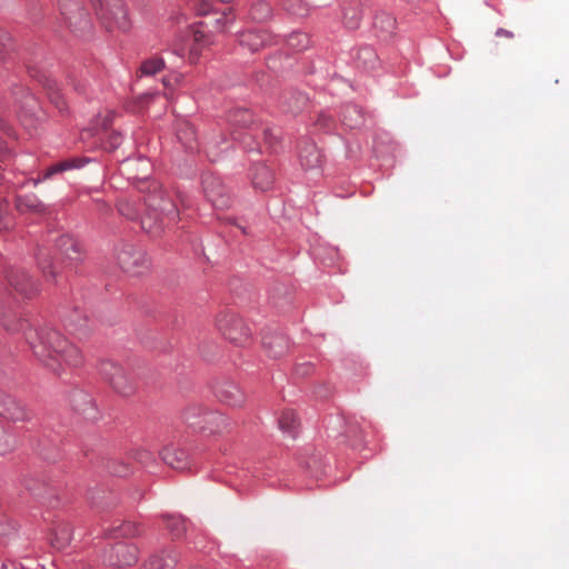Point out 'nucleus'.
Wrapping results in <instances>:
<instances>
[{
  "mask_svg": "<svg viewBox=\"0 0 569 569\" xmlns=\"http://www.w3.org/2000/svg\"><path fill=\"white\" fill-rule=\"evenodd\" d=\"M130 167H131V162L127 161V162L124 163V170H126L127 172H129V171H130Z\"/></svg>",
  "mask_w": 569,
  "mask_h": 569,
  "instance_id": "3c124183",
  "label": "nucleus"
},
{
  "mask_svg": "<svg viewBox=\"0 0 569 569\" xmlns=\"http://www.w3.org/2000/svg\"><path fill=\"white\" fill-rule=\"evenodd\" d=\"M298 426L296 412L291 409L283 410L279 418V427L282 431L293 432Z\"/></svg>",
  "mask_w": 569,
  "mask_h": 569,
  "instance_id": "c756f323",
  "label": "nucleus"
},
{
  "mask_svg": "<svg viewBox=\"0 0 569 569\" xmlns=\"http://www.w3.org/2000/svg\"><path fill=\"white\" fill-rule=\"evenodd\" d=\"M99 373L102 379L120 396L129 397L137 390V385L128 370L111 360L99 363Z\"/></svg>",
  "mask_w": 569,
  "mask_h": 569,
  "instance_id": "f03ea898",
  "label": "nucleus"
},
{
  "mask_svg": "<svg viewBox=\"0 0 569 569\" xmlns=\"http://www.w3.org/2000/svg\"><path fill=\"white\" fill-rule=\"evenodd\" d=\"M64 321L66 326L69 327L71 330L82 332L86 328L87 319L81 318L80 315L77 313L74 317L71 316L67 318Z\"/></svg>",
  "mask_w": 569,
  "mask_h": 569,
  "instance_id": "f704fd0d",
  "label": "nucleus"
},
{
  "mask_svg": "<svg viewBox=\"0 0 569 569\" xmlns=\"http://www.w3.org/2000/svg\"><path fill=\"white\" fill-rule=\"evenodd\" d=\"M228 120L232 126L247 127L252 121V114L248 109H234L229 112Z\"/></svg>",
  "mask_w": 569,
  "mask_h": 569,
  "instance_id": "a878e982",
  "label": "nucleus"
},
{
  "mask_svg": "<svg viewBox=\"0 0 569 569\" xmlns=\"http://www.w3.org/2000/svg\"><path fill=\"white\" fill-rule=\"evenodd\" d=\"M56 246L59 254L63 258V261H68V264H72L80 259V246L70 236H61Z\"/></svg>",
  "mask_w": 569,
  "mask_h": 569,
  "instance_id": "2eb2a0df",
  "label": "nucleus"
},
{
  "mask_svg": "<svg viewBox=\"0 0 569 569\" xmlns=\"http://www.w3.org/2000/svg\"><path fill=\"white\" fill-rule=\"evenodd\" d=\"M14 441L0 430V455H4L13 448Z\"/></svg>",
  "mask_w": 569,
  "mask_h": 569,
  "instance_id": "4c0bfd02",
  "label": "nucleus"
},
{
  "mask_svg": "<svg viewBox=\"0 0 569 569\" xmlns=\"http://www.w3.org/2000/svg\"><path fill=\"white\" fill-rule=\"evenodd\" d=\"M299 159L303 168L312 169L321 164L322 156L315 143L308 142L300 149Z\"/></svg>",
  "mask_w": 569,
  "mask_h": 569,
  "instance_id": "a211bd4d",
  "label": "nucleus"
},
{
  "mask_svg": "<svg viewBox=\"0 0 569 569\" xmlns=\"http://www.w3.org/2000/svg\"><path fill=\"white\" fill-rule=\"evenodd\" d=\"M0 415L12 421H27L30 411L17 399L0 391Z\"/></svg>",
  "mask_w": 569,
  "mask_h": 569,
  "instance_id": "9b49d317",
  "label": "nucleus"
},
{
  "mask_svg": "<svg viewBox=\"0 0 569 569\" xmlns=\"http://www.w3.org/2000/svg\"><path fill=\"white\" fill-rule=\"evenodd\" d=\"M177 563L174 550H167L161 555L152 556L146 563L144 569H173Z\"/></svg>",
  "mask_w": 569,
  "mask_h": 569,
  "instance_id": "6ab92c4d",
  "label": "nucleus"
},
{
  "mask_svg": "<svg viewBox=\"0 0 569 569\" xmlns=\"http://www.w3.org/2000/svg\"><path fill=\"white\" fill-rule=\"evenodd\" d=\"M119 211H120L121 214L127 216L130 219L134 218V216H136L134 213H131L129 211V209H126L123 206L119 207Z\"/></svg>",
  "mask_w": 569,
  "mask_h": 569,
  "instance_id": "49530a36",
  "label": "nucleus"
},
{
  "mask_svg": "<svg viewBox=\"0 0 569 569\" xmlns=\"http://www.w3.org/2000/svg\"><path fill=\"white\" fill-rule=\"evenodd\" d=\"M152 192L144 197V204L152 211H159L167 219V224L176 221L178 212L176 204L169 196L154 182H152Z\"/></svg>",
  "mask_w": 569,
  "mask_h": 569,
  "instance_id": "423d86ee",
  "label": "nucleus"
},
{
  "mask_svg": "<svg viewBox=\"0 0 569 569\" xmlns=\"http://www.w3.org/2000/svg\"><path fill=\"white\" fill-rule=\"evenodd\" d=\"M224 421L223 415L207 410L203 421H201L203 425H199V427L201 429H209L211 432H217L224 426Z\"/></svg>",
  "mask_w": 569,
  "mask_h": 569,
  "instance_id": "4be33fe9",
  "label": "nucleus"
},
{
  "mask_svg": "<svg viewBox=\"0 0 569 569\" xmlns=\"http://www.w3.org/2000/svg\"><path fill=\"white\" fill-rule=\"evenodd\" d=\"M172 538H180L186 531L184 520L179 516H163Z\"/></svg>",
  "mask_w": 569,
  "mask_h": 569,
  "instance_id": "cd10ccee",
  "label": "nucleus"
},
{
  "mask_svg": "<svg viewBox=\"0 0 569 569\" xmlns=\"http://www.w3.org/2000/svg\"><path fill=\"white\" fill-rule=\"evenodd\" d=\"M274 181L272 170L266 164H257L252 171V184L256 189L266 191L271 188Z\"/></svg>",
  "mask_w": 569,
  "mask_h": 569,
  "instance_id": "f3484780",
  "label": "nucleus"
},
{
  "mask_svg": "<svg viewBox=\"0 0 569 569\" xmlns=\"http://www.w3.org/2000/svg\"><path fill=\"white\" fill-rule=\"evenodd\" d=\"M6 277L10 287L24 298H31L38 292L36 283L23 269L10 268Z\"/></svg>",
  "mask_w": 569,
  "mask_h": 569,
  "instance_id": "9d476101",
  "label": "nucleus"
},
{
  "mask_svg": "<svg viewBox=\"0 0 569 569\" xmlns=\"http://www.w3.org/2000/svg\"><path fill=\"white\" fill-rule=\"evenodd\" d=\"M147 176H148V174H147V172H146V173H144L143 176H141V177H139V176H134V177H129V179H140V180H143V179H146V178H147Z\"/></svg>",
  "mask_w": 569,
  "mask_h": 569,
  "instance_id": "09e8293b",
  "label": "nucleus"
},
{
  "mask_svg": "<svg viewBox=\"0 0 569 569\" xmlns=\"http://www.w3.org/2000/svg\"><path fill=\"white\" fill-rule=\"evenodd\" d=\"M71 528L68 525L59 526L53 533L51 543L57 549L66 548L71 541Z\"/></svg>",
  "mask_w": 569,
  "mask_h": 569,
  "instance_id": "5701e85b",
  "label": "nucleus"
},
{
  "mask_svg": "<svg viewBox=\"0 0 569 569\" xmlns=\"http://www.w3.org/2000/svg\"><path fill=\"white\" fill-rule=\"evenodd\" d=\"M138 547L130 541L116 542L107 555V560L112 566H131L138 561Z\"/></svg>",
  "mask_w": 569,
  "mask_h": 569,
  "instance_id": "6e6552de",
  "label": "nucleus"
},
{
  "mask_svg": "<svg viewBox=\"0 0 569 569\" xmlns=\"http://www.w3.org/2000/svg\"><path fill=\"white\" fill-rule=\"evenodd\" d=\"M27 489L30 491H34L36 489L32 486L27 485Z\"/></svg>",
  "mask_w": 569,
  "mask_h": 569,
  "instance_id": "864d4df0",
  "label": "nucleus"
},
{
  "mask_svg": "<svg viewBox=\"0 0 569 569\" xmlns=\"http://www.w3.org/2000/svg\"><path fill=\"white\" fill-rule=\"evenodd\" d=\"M0 323L8 331H23L34 356L57 375L62 370V362L70 367H78L82 363L81 351L57 330L42 329L34 333L31 329L26 331L29 327L26 319L6 312H0Z\"/></svg>",
  "mask_w": 569,
  "mask_h": 569,
  "instance_id": "f257e3e1",
  "label": "nucleus"
},
{
  "mask_svg": "<svg viewBox=\"0 0 569 569\" xmlns=\"http://www.w3.org/2000/svg\"><path fill=\"white\" fill-rule=\"evenodd\" d=\"M263 137H264L266 142L272 144V139L274 138L272 130L266 129L263 131Z\"/></svg>",
  "mask_w": 569,
  "mask_h": 569,
  "instance_id": "a18cd8bd",
  "label": "nucleus"
},
{
  "mask_svg": "<svg viewBox=\"0 0 569 569\" xmlns=\"http://www.w3.org/2000/svg\"><path fill=\"white\" fill-rule=\"evenodd\" d=\"M203 191L208 200L218 209L228 208L230 198L226 192V188L219 178L206 176L202 179Z\"/></svg>",
  "mask_w": 569,
  "mask_h": 569,
  "instance_id": "1a4fd4ad",
  "label": "nucleus"
},
{
  "mask_svg": "<svg viewBox=\"0 0 569 569\" xmlns=\"http://www.w3.org/2000/svg\"><path fill=\"white\" fill-rule=\"evenodd\" d=\"M232 9L227 8L224 9L220 17L216 19V29L219 31H224L226 27L229 22L233 21V17L231 19H228V16L231 14Z\"/></svg>",
  "mask_w": 569,
  "mask_h": 569,
  "instance_id": "e433bc0d",
  "label": "nucleus"
},
{
  "mask_svg": "<svg viewBox=\"0 0 569 569\" xmlns=\"http://www.w3.org/2000/svg\"><path fill=\"white\" fill-rule=\"evenodd\" d=\"M39 183V180H34L33 184L37 186Z\"/></svg>",
  "mask_w": 569,
  "mask_h": 569,
  "instance_id": "4d7b16f0",
  "label": "nucleus"
},
{
  "mask_svg": "<svg viewBox=\"0 0 569 569\" xmlns=\"http://www.w3.org/2000/svg\"><path fill=\"white\" fill-rule=\"evenodd\" d=\"M59 8L66 23L73 32H82L89 28L88 14L77 0H60Z\"/></svg>",
  "mask_w": 569,
  "mask_h": 569,
  "instance_id": "0eeeda50",
  "label": "nucleus"
},
{
  "mask_svg": "<svg viewBox=\"0 0 569 569\" xmlns=\"http://www.w3.org/2000/svg\"><path fill=\"white\" fill-rule=\"evenodd\" d=\"M134 459L141 465H148L153 460V456L149 450L139 449L134 453Z\"/></svg>",
  "mask_w": 569,
  "mask_h": 569,
  "instance_id": "58836bf2",
  "label": "nucleus"
},
{
  "mask_svg": "<svg viewBox=\"0 0 569 569\" xmlns=\"http://www.w3.org/2000/svg\"><path fill=\"white\" fill-rule=\"evenodd\" d=\"M0 535H6L4 529H0Z\"/></svg>",
  "mask_w": 569,
  "mask_h": 569,
  "instance_id": "5fc2aeb1",
  "label": "nucleus"
},
{
  "mask_svg": "<svg viewBox=\"0 0 569 569\" xmlns=\"http://www.w3.org/2000/svg\"><path fill=\"white\" fill-rule=\"evenodd\" d=\"M263 347L272 358H280L289 349L288 339L280 333L268 335L262 340Z\"/></svg>",
  "mask_w": 569,
  "mask_h": 569,
  "instance_id": "dca6fc26",
  "label": "nucleus"
},
{
  "mask_svg": "<svg viewBox=\"0 0 569 569\" xmlns=\"http://www.w3.org/2000/svg\"><path fill=\"white\" fill-rule=\"evenodd\" d=\"M211 4L207 1H200L197 7V12L199 16H206L210 12Z\"/></svg>",
  "mask_w": 569,
  "mask_h": 569,
  "instance_id": "37998d69",
  "label": "nucleus"
},
{
  "mask_svg": "<svg viewBox=\"0 0 569 569\" xmlns=\"http://www.w3.org/2000/svg\"><path fill=\"white\" fill-rule=\"evenodd\" d=\"M16 209L23 214L32 213L41 216L48 212V207L33 193L18 196L16 199Z\"/></svg>",
  "mask_w": 569,
  "mask_h": 569,
  "instance_id": "4468645a",
  "label": "nucleus"
},
{
  "mask_svg": "<svg viewBox=\"0 0 569 569\" xmlns=\"http://www.w3.org/2000/svg\"><path fill=\"white\" fill-rule=\"evenodd\" d=\"M163 66H164V63H163L162 59L151 58V59L146 60L141 64L140 71L142 74L152 76V74L159 72L160 70H162Z\"/></svg>",
  "mask_w": 569,
  "mask_h": 569,
  "instance_id": "7c9ffc66",
  "label": "nucleus"
},
{
  "mask_svg": "<svg viewBox=\"0 0 569 569\" xmlns=\"http://www.w3.org/2000/svg\"><path fill=\"white\" fill-rule=\"evenodd\" d=\"M206 412L207 410L203 407L194 405L184 410L183 418L190 426H199L203 421Z\"/></svg>",
  "mask_w": 569,
  "mask_h": 569,
  "instance_id": "bb28decb",
  "label": "nucleus"
},
{
  "mask_svg": "<svg viewBox=\"0 0 569 569\" xmlns=\"http://www.w3.org/2000/svg\"><path fill=\"white\" fill-rule=\"evenodd\" d=\"M96 13L108 29L127 31L130 27L127 10L121 0H90Z\"/></svg>",
  "mask_w": 569,
  "mask_h": 569,
  "instance_id": "7ed1b4c3",
  "label": "nucleus"
},
{
  "mask_svg": "<svg viewBox=\"0 0 569 569\" xmlns=\"http://www.w3.org/2000/svg\"><path fill=\"white\" fill-rule=\"evenodd\" d=\"M226 143V139L222 134H211L207 138L206 152L211 161H216L219 158L220 143Z\"/></svg>",
  "mask_w": 569,
  "mask_h": 569,
  "instance_id": "c85d7f7f",
  "label": "nucleus"
},
{
  "mask_svg": "<svg viewBox=\"0 0 569 569\" xmlns=\"http://www.w3.org/2000/svg\"><path fill=\"white\" fill-rule=\"evenodd\" d=\"M307 102V98L303 94H298V97L295 100V103L288 104V109L292 112H298Z\"/></svg>",
  "mask_w": 569,
  "mask_h": 569,
  "instance_id": "79ce46f5",
  "label": "nucleus"
},
{
  "mask_svg": "<svg viewBox=\"0 0 569 569\" xmlns=\"http://www.w3.org/2000/svg\"><path fill=\"white\" fill-rule=\"evenodd\" d=\"M288 44L297 50H302L308 47L309 38L306 33L296 32L289 36Z\"/></svg>",
  "mask_w": 569,
  "mask_h": 569,
  "instance_id": "473e14b6",
  "label": "nucleus"
},
{
  "mask_svg": "<svg viewBox=\"0 0 569 569\" xmlns=\"http://www.w3.org/2000/svg\"><path fill=\"white\" fill-rule=\"evenodd\" d=\"M233 139H234V140H239V139H240V137H239V136H233Z\"/></svg>",
  "mask_w": 569,
  "mask_h": 569,
  "instance_id": "6e6d98bb",
  "label": "nucleus"
},
{
  "mask_svg": "<svg viewBox=\"0 0 569 569\" xmlns=\"http://www.w3.org/2000/svg\"><path fill=\"white\" fill-rule=\"evenodd\" d=\"M78 167H80V163H79V160H77V159H68V160L60 161L56 164H52L51 167H49L46 170V172L43 173V180L50 179L52 176H54L57 173L67 171L72 168H78Z\"/></svg>",
  "mask_w": 569,
  "mask_h": 569,
  "instance_id": "393cba45",
  "label": "nucleus"
},
{
  "mask_svg": "<svg viewBox=\"0 0 569 569\" xmlns=\"http://www.w3.org/2000/svg\"><path fill=\"white\" fill-rule=\"evenodd\" d=\"M48 97L52 104L56 106L57 109L60 111H63L67 109V102L63 98V94L59 90V88L56 87V84H49L48 87Z\"/></svg>",
  "mask_w": 569,
  "mask_h": 569,
  "instance_id": "2f4dec72",
  "label": "nucleus"
},
{
  "mask_svg": "<svg viewBox=\"0 0 569 569\" xmlns=\"http://www.w3.org/2000/svg\"><path fill=\"white\" fill-rule=\"evenodd\" d=\"M39 266L42 269L43 276L47 279L54 278V274H56L54 271L49 270L52 267L51 261H47L46 259H42L39 257Z\"/></svg>",
  "mask_w": 569,
  "mask_h": 569,
  "instance_id": "a19ab883",
  "label": "nucleus"
},
{
  "mask_svg": "<svg viewBox=\"0 0 569 569\" xmlns=\"http://www.w3.org/2000/svg\"><path fill=\"white\" fill-rule=\"evenodd\" d=\"M104 138L108 139V141L103 142V148L106 150H114L118 148V146L121 143V136L117 132H104Z\"/></svg>",
  "mask_w": 569,
  "mask_h": 569,
  "instance_id": "c9c22d12",
  "label": "nucleus"
},
{
  "mask_svg": "<svg viewBox=\"0 0 569 569\" xmlns=\"http://www.w3.org/2000/svg\"><path fill=\"white\" fill-rule=\"evenodd\" d=\"M214 393L219 401L230 407H241L246 401L244 392L232 381L218 383Z\"/></svg>",
  "mask_w": 569,
  "mask_h": 569,
  "instance_id": "f8f14e48",
  "label": "nucleus"
},
{
  "mask_svg": "<svg viewBox=\"0 0 569 569\" xmlns=\"http://www.w3.org/2000/svg\"><path fill=\"white\" fill-rule=\"evenodd\" d=\"M186 452L182 450L166 449L162 452L163 461L173 469L183 470L187 468Z\"/></svg>",
  "mask_w": 569,
  "mask_h": 569,
  "instance_id": "412c9836",
  "label": "nucleus"
},
{
  "mask_svg": "<svg viewBox=\"0 0 569 569\" xmlns=\"http://www.w3.org/2000/svg\"><path fill=\"white\" fill-rule=\"evenodd\" d=\"M249 17L252 21L264 22L271 17V7L266 0L252 2Z\"/></svg>",
  "mask_w": 569,
  "mask_h": 569,
  "instance_id": "aec40b11",
  "label": "nucleus"
},
{
  "mask_svg": "<svg viewBox=\"0 0 569 569\" xmlns=\"http://www.w3.org/2000/svg\"><path fill=\"white\" fill-rule=\"evenodd\" d=\"M497 36L498 37H507V38H511L512 37V33L508 30H505V29H498L497 31Z\"/></svg>",
  "mask_w": 569,
  "mask_h": 569,
  "instance_id": "de8ad7c7",
  "label": "nucleus"
},
{
  "mask_svg": "<svg viewBox=\"0 0 569 569\" xmlns=\"http://www.w3.org/2000/svg\"><path fill=\"white\" fill-rule=\"evenodd\" d=\"M177 137L186 148L193 149L196 133L193 127L189 122L183 121L179 124V128L177 129Z\"/></svg>",
  "mask_w": 569,
  "mask_h": 569,
  "instance_id": "b1692460",
  "label": "nucleus"
},
{
  "mask_svg": "<svg viewBox=\"0 0 569 569\" xmlns=\"http://www.w3.org/2000/svg\"><path fill=\"white\" fill-rule=\"evenodd\" d=\"M41 569H43V568H41Z\"/></svg>",
  "mask_w": 569,
  "mask_h": 569,
  "instance_id": "13d9d810",
  "label": "nucleus"
},
{
  "mask_svg": "<svg viewBox=\"0 0 569 569\" xmlns=\"http://www.w3.org/2000/svg\"><path fill=\"white\" fill-rule=\"evenodd\" d=\"M347 24L350 27V28H356L358 26V22H347Z\"/></svg>",
  "mask_w": 569,
  "mask_h": 569,
  "instance_id": "603ef678",
  "label": "nucleus"
},
{
  "mask_svg": "<svg viewBox=\"0 0 569 569\" xmlns=\"http://www.w3.org/2000/svg\"><path fill=\"white\" fill-rule=\"evenodd\" d=\"M216 325L226 339L236 345H244L250 338V329L241 318L232 312L221 311L218 313Z\"/></svg>",
  "mask_w": 569,
  "mask_h": 569,
  "instance_id": "20e7f679",
  "label": "nucleus"
},
{
  "mask_svg": "<svg viewBox=\"0 0 569 569\" xmlns=\"http://www.w3.org/2000/svg\"><path fill=\"white\" fill-rule=\"evenodd\" d=\"M122 531L124 535H129V536H138L140 533V530L137 526L134 525H131V523H127L123 528H122Z\"/></svg>",
  "mask_w": 569,
  "mask_h": 569,
  "instance_id": "c03bdc74",
  "label": "nucleus"
},
{
  "mask_svg": "<svg viewBox=\"0 0 569 569\" xmlns=\"http://www.w3.org/2000/svg\"><path fill=\"white\" fill-rule=\"evenodd\" d=\"M283 7L287 11L296 16H303L307 13V9L302 4V0H284Z\"/></svg>",
  "mask_w": 569,
  "mask_h": 569,
  "instance_id": "72a5a7b5",
  "label": "nucleus"
},
{
  "mask_svg": "<svg viewBox=\"0 0 569 569\" xmlns=\"http://www.w3.org/2000/svg\"><path fill=\"white\" fill-rule=\"evenodd\" d=\"M154 213H160L159 211H154ZM160 214H156V218H159ZM161 223H167V219H163V216L161 214Z\"/></svg>",
  "mask_w": 569,
  "mask_h": 569,
  "instance_id": "8fccbe9b",
  "label": "nucleus"
},
{
  "mask_svg": "<svg viewBox=\"0 0 569 569\" xmlns=\"http://www.w3.org/2000/svg\"><path fill=\"white\" fill-rule=\"evenodd\" d=\"M13 42L6 30L0 29V49L11 51L13 50Z\"/></svg>",
  "mask_w": 569,
  "mask_h": 569,
  "instance_id": "ea45409f",
  "label": "nucleus"
},
{
  "mask_svg": "<svg viewBox=\"0 0 569 569\" xmlns=\"http://www.w3.org/2000/svg\"><path fill=\"white\" fill-rule=\"evenodd\" d=\"M241 46L247 47L250 51H258L271 42L270 33L264 30H249L239 36Z\"/></svg>",
  "mask_w": 569,
  "mask_h": 569,
  "instance_id": "ddd939ff",
  "label": "nucleus"
},
{
  "mask_svg": "<svg viewBox=\"0 0 569 569\" xmlns=\"http://www.w3.org/2000/svg\"><path fill=\"white\" fill-rule=\"evenodd\" d=\"M117 261L121 269L130 274L138 276L148 269L146 254L132 244H122L117 251Z\"/></svg>",
  "mask_w": 569,
  "mask_h": 569,
  "instance_id": "39448f33",
  "label": "nucleus"
}]
</instances>
